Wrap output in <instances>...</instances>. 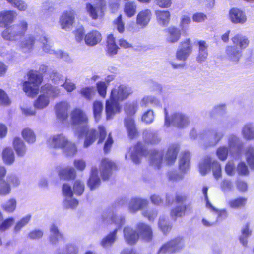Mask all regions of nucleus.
<instances>
[{"label": "nucleus", "instance_id": "dca6fc26", "mask_svg": "<svg viewBox=\"0 0 254 254\" xmlns=\"http://www.w3.org/2000/svg\"><path fill=\"white\" fill-rule=\"evenodd\" d=\"M225 52L227 60L233 64H237L242 56L241 51L232 46H227Z\"/></svg>", "mask_w": 254, "mask_h": 254}, {"label": "nucleus", "instance_id": "c756f323", "mask_svg": "<svg viewBox=\"0 0 254 254\" xmlns=\"http://www.w3.org/2000/svg\"><path fill=\"white\" fill-rule=\"evenodd\" d=\"M2 159L6 165H11L15 161V155L12 149L7 147L4 148L2 152Z\"/></svg>", "mask_w": 254, "mask_h": 254}, {"label": "nucleus", "instance_id": "4468645a", "mask_svg": "<svg viewBox=\"0 0 254 254\" xmlns=\"http://www.w3.org/2000/svg\"><path fill=\"white\" fill-rule=\"evenodd\" d=\"M119 101H114L110 97L106 102L105 111L107 119H111L116 114L121 111V106Z\"/></svg>", "mask_w": 254, "mask_h": 254}, {"label": "nucleus", "instance_id": "f03ea898", "mask_svg": "<svg viewBox=\"0 0 254 254\" xmlns=\"http://www.w3.org/2000/svg\"><path fill=\"white\" fill-rule=\"evenodd\" d=\"M136 229L138 233L129 227L124 229V237L126 242L129 244H135L140 237L145 241H150L152 238V231L151 227L143 223L137 224Z\"/></svg>", "mask_w": 254, "mask_h": 254}, {"label": "nucleus", "instance_id": "473e14b6", "mask_svg": "<svg viewBox=\"0 0 254 254\" xmlns=\"http://www.w3.org/2000/svg\"><path fill=\"white\" fill-rule=\"evenodd\" d=\"M178 151L179 148L177 146H172L168 149L164 158L167 164L171 165L175 162Z\"/></svg>", "mask_w": 254, "mask_h": 254}, {"label": "nucleus", "instance_id": "412c9836", "mask_svg": "<svg viewBox=\"0 0 254 254\" xmlns=\"http://www.w3.org/2000/svg\"><path fill=\"white\" fill-rule=\"evenodd\" d=\"M74 14L72 11H66L63 13L60 18V24L63 29H69L74 23Z\"/></svg>", "mask_w": 254, "mask_h": 254}, {"label": "nucleus", "instance_id": "f704fd0d", "mask_svg": "<svg viewBox=\"0 0 254 254\" xmlns=\"http://www.w3.org/2000/svg\"><path fill=\"white\" fill-rule=\"evenodd\" d=\"M125 125L127 130L129 137L130 138L135 137L137 134V131L133 119L131 117L126 118L125 121Z\"/></svg>", "mask_w": 254, "mask_h": 254}, {"label": "nucleus", "instance_id": "864d4df0", "mask_svg": "<svg viewBox=\"0 0 254 254\" xmlns=\"http://www.w3.org/2000/svg\"><path fill=\"white\" fill-rule=\"evenodd\" d=\"M19 37L22 36L28 29V23L25 20H21L16 25L13 26Z\"/></svg>", "mask_w": 254, "mask_h": 254}, {"label": "nucleus", "instance_id": "e433bc0d", "mask_svg": "<svg viewBox=\"0 0 254 254\" xmlns=\"http://www.w3.org/2000/svg\"><path fill=\"white\" fill-rule=\"evenodd\" d=\"M13 147L18 156H23L26 151L25 144L19 138H15L13 142Z\"/></svg>", "mask_w": 254, "mask_h": 254}, {"label": "nucleus", "instance_id": "bf43d9fd", "mask_svg": "<svg viewBox=\"0 0 254 254\" xmlns=\"http://www.w3.org/2000/svg\"><path fill=\"white\" fill-rule=\"evenodd\" d=\"M108 86V84L103 81H99L96 83L97 90L101 97H106Z\"/></svg>", "mask_w": 254, "mask_h": 254}, {"label": "nucleus", "instance_id": "20e7f679", "mask_svg": "<svg viewBox=\"0 0 254 254\" xmlns=\"http://www.w3.org/2000/svg\"><path fill=\"white\" fill-rule=\"evenodd\" d=\"M43 81L42 76L36 72L29 73V79L23 84V89L27 96L33 97L39 92V86Z\"/></svg>", "mask_w": 254, "mask_h": 254}, {"label": "nucleus", "instance_id": "c85d7f7f", "mask_svg": "<svg viewBox=\"0 0 254 254\" xmlns=\"http://www.w3.org/2000/svg\"><path fill=\"white\" fill-rule=\"evenodd\" d=\"M231 40L234 44L232 46L236 47L240 51L247 47L249 43L248 38L241 35H236Z\"/></svg>", "mask_w": 254, "mask_h": 254}, {"label": "nucleus", "instance_id": "9b49d317", "mask_svg": "<svg viewBox=\"0 0 254 254\" xmlns=\"http://www.w3.org/2000/svg\"><path fill=\"white\" fill-rule=\"evenodd\" d=\"M71 119L72 124L78 126V127L87 126L86 125L88 122V118L86 113L83 110L78 108L72 111Z\"/></svg>", "mask_w": 254, "mask_h": 254}, {"label": "nucleus", "instance_id": "2f4dec72", "mask_svg": "<svg viewBox=\"0 0 254 254\" xmlns=\"http://www.w3.org/2000/svg\"><path fill=\"white\" fill-rule=\"evenodd\" d=\"M199 49L197 61L200 63L205 61L208 56V45L204 41H200L198 43Z\"/></svg>", "mask_w": 254, "mask_h": 254}, {"label": "nucleus", "instance_id": "603ef678", "mask_svg": "<svg viewBox=\"0 0 254 254\" xmlns=\"http://www.w3.org/2000/svg\"><path fill=\"white\" fill-rule=\"evenodd\" d=\"M17 201L14 198H11L2 205L3 209L7 213H13L16 209Z\"/></svg>", "mask_w": 254, "mask_h": 254}, {"label": "nucleus", "instance_id": "de8ad7c7", "mask_svg": "<svg viewBox=\"0 0 254 254\" xmlns=\"http://www.w3.org/2000/svg\"><path fill=\"white\" fill-rule=\"evenodd\" d=\"M103 109V104L99 101H95L93 103V111L94 117L96 122H98L101 117Z\"/></svg>", "mask_w": 254, "mask_h": 254}, {"label": "nucleus", "instance_id": "423d86ee", "mask_svg": "<svg viewBox=\"0 0 254 254\" xmlns=\"http://www.w3.org/2000/svg\"><path fill=\"white\" fill-rule=\"evenodd\" d=\"M132 93V89L128 85L117 84L112 89L110 97L114 101L122 102L127 99Z\"/></svg>", "mask_w": 254, "mask_h": 254}, {"label": "nucleus", "instance_id": "8fccbe9b", "mask_svg": "<svg viewBox=\"0 0 254 254\" xmlns=\"http://www.w3.org/2000/svg\"><path fill=\"white\" fill-rule=\"evenodd\" d=\"M7 1L19 11H24L28 8L27 4L23 0H7Z\"/></svg>", "mask_w": 254, "mask_h": 254}, {"label": "nucleus", "instance_id": "a19ab883", "mask_svg": "<svg viewBox=\"0 0 254 254\" xmlns=\"http://www.w3.org/2000/svg\"><path fill=\"white\" fill-rule=\"evenodd\" d=\"M136 9L137 5L135 2H127L124 5V12L127 17L130 18L135 14Z\"/></svg>", "mask_w": 254, "mask_h": 254}, {"label": "nucleus", "instance_id": "393cba45", "mask_svg": "<svg viewBox=\"0 0 254 254\" xmlns=\"http://www.w3.org/2000/svg\"><path fill=\"white\" fill-rule=\"evenodd\" d=\"M35 41V39L34 36H27L20 41L19 44V48L23 52H30L33 48Z\"/></svg>", "mask_w": 254, "mask_h": 254}, {"label": "nucleus", "instance_id": "b1692460", "mask_svg": "<svg viewBox=\"0 0 254 254\" xmlns=\"http://www.w3.org/2000/svg\"><path fill=\"white\" fill-rule=\"evenodd\" d=\"M115 167V164L108 159H103L101 162V170L103 179L106 180L111 174V170Z\"/></svg>", "mask_w": 254, "mask_h": 254}, {"label": "nucleus", "instance_id": "052dcab7", "mask_svg": "<svg viewBox=\"0 0 254 254\" xmlns=\"http://www.w3.org/2000/svg\"><path fill=\"white\" fill-rule=\"evenodd\" d=\"M154 120V113L153 110H149L142 115V121L146 124L152 123Z\"/></svg>", "mask_w": 254, "mask_h": 254}, {"label": "nucleus", "instance_id": "c9c22d12", "mask_svg": "<svg viewBox=\"0 0 254 254\" xmlns=\"http://www.w3.org/2000/svg\"><path fill=\"white\" fill-rule=\"evenodd\" d=\"M207 190H208L207 187H204L203 189H202V192H203V193L204 194V195H205V199H206V207L208 209H209L211 211H213L215 212L216 213L217 216L218 218L221 217H222L223 218L226 217V216H227V213H226V211L225 210H217L216 208H215L211 205V204L209 202V201L208 200L207 195Z\"/></svg>", "mask_w": 254, "mask_h": 254}, {"label": "nucleus", "instance_id": "e2e57ef3", "mask_svg": "<svg viewBox=\"0 0 254 254\" xmlns=\"http://www.w3.org/2000/svg\"><path fill=\"white\" fill-rule=\"evenodd\" d=\"M251 234V232L250 231L248 225H246L242 229V235L240 237V241L244 246H247V238Z\"/></svg>", "mask_w": 254, "mask_h": 254}, {"label": "nucleus", "instance_id": "6e6d98bb", "mask_svg": "<svg viewBox=\"0 0 254 254\" xmlns=\"http://www.w3.org/2000/svg\"><path fill=\"white\" fill-rule=\"evenodd\" d=\"M11 192L10 186L4 180H0V195L5 196Z\"/></svg>", "mask_w": 254, "mask_h": 254}, {"label": "nucleus", "instance_id": "7ed1b4c3", "mask_svg": "<svg viewBox=\"0 0 254 254\" xmlns=\"http://www.w3.org/2000/svg\"><path fill=\"white\" fill-rule=\"evenodd\" d=\"M60 90L56 87L46 84L41 87V94L34 102L36 109L42 110L46 108L50 104V98L57 97Z\"/></svg>", "mask_w": 254, "mask_h": 254}, {"label": "nucleus", "instance_id": "37998d69", "mask_svg": "<svg viewBox=\"0 0 254 254\" xmlns=\"http://www.w3.org/2000/svg\"><path fill=\"white\" fill-rule=\"evenodd\" d=\"M160 104L159 100L155 96L147 95L144 96L141 100L140 106L142 107H146L149 105L158 106Z\"/></svg>", "mask_w": 254, "mask_h": 254}, {"label": "nucleus", "instance_id": "1a4fd4ad", "mask_svg": "<svg viewBox=\"0 0 254 254\" xmlns=\"http://www.w3.org/2000/svg\"><path fill=\"white\" fill-rule=\"evenodd\" d=\"M192 46L190 39H187L180 43L176 52V58L181 61H186L192 52Z\"/></svg>", "mask_w": 254, "mask_h": 254}, {"label": "nucleus", "instance_id": "a18cd8bd", "mask_svg": "<svg viewBox=\"0 0 254 254\" xmlns=\"http://www.w3.org/2000/svg\"><path fill=\"white\" fill-rule=\"evenodd\" d=\"M107 51L111 55H115L117 53L118 47L116 44L115 38L112 35H109L107 40Z\"/></svg>", "mask_w": 254, "mask_h": 254}, {"label": "nucleus", "instance_id": "4d7b16f0", "mask_svg": "<svg viewBox=\"0 0 254 254\" xmlns=\"http://www.w3.org/2000/svg\"><path fill=\"white\" fill-rule=\"evenodd\" d=\"M80 93L83 97L91 100L95 94L94 88L92 86L85 87L81 89Z\"/></svg>", "mask_w": 254, "mask_h": 254}, {"label": "nucleus", "instance_id": "c03bdc74", "mask_svg": "<svg viewBox=\"0 0 254 254\" xmlns=\"http://www.w3.org/2000/svg\"><path fill=\"white\" fill-rule=\"evenodd\" d=\"M62 238V235L60 233L57 227L54 224H52L50 227V242L55 244Z\"/></svg>", "mask_w": 254, "mask_h": 254}, {"label": "nucleus", "instance_id": "6e6552de", "mask_svg": "<svg viewBox=\"0 0 254 254\" xmlns=\"http://www.w3.org/2000/svg\"><path fill=\"white\" fill-rule=\"evenodd\" d=\"M106 5L104 0H99L95 4L89 3L86 4V11L93 20L101 18L104 15V8Z\"/></svg>", "mask_w": 254, "mask_h": 254}, {"label": "nucleus", "instance_id": "79ce46f5", "mask_svg": "<svg viewBox=\"0 0 254 254\" xmlns=\"http://www.w3.org/2000/svg\"><path fill=\"white\" fill-rule=\"evenodd\" d=\"M242 133L247 140L254 139V126L251 124H246L242 129Z\"/></svg>", "mask_w": 254, "mask_h": 254}, {"label": "nucleus", "instance_id": "49530a36", "mask_svg": "<svg viewBox=\"0 0 254 254\" xmlns=\"http://www.w3.org/2000/svg\"><path fill=\"white\" fill-rule=\"evenodd\" d=\"M117 229L109 233L107 236L104 238L101 242V245L104 247H107L112 245L116 239Z\"/></svg>", "mask_w": 254, "mask_h": 254}, {"label": "nucleus", "instance_id": "09e8293b", "mask_svg": "<svg viewBox=\"0 0 254 254\" xmlns=\"http://www.w3.org/2000/svg\"><path fill=\"white\" fill-rule=\"evenodd\" d=\"M24 139L29 143H33L36 141V136L34 132L30 128H26L22 131Z\"/></svg>", "mask_w": 254, "mask_h": 254}, {"label": "nucleus", "instance_id": "f257e3e1", "mask_svg": "<svg viewBox=\"0 0 254 254\" xmlns=\"http://www.w3.org/2000/svg\"><path fill=\"white\" fill-rule=\"evenodd\" d=\"M74 134L75 137L79 139L82 138L83 136L85 135V139L83 146L87 148L92 145L98 138V144H100L105 141L104 146V151L105 152H108L111 148L113 143V140L110 133L107 136L106 129L103 126H99L98 128V131L91 128L89 129L87 126L82 127L74 129Z\"/></svg>", "mask_w": 254, "mask_h": 254}, {"label": "nucleus", "instance_id": "58836bf2", "mask_svg": "<svg viewBox=\"0 0 254 254\" xmlns=\"http://www.w3.org/2000/svg\"><path fill=\"white\" fill-rule=\"evenodd\" d=\"M190 154L188 152H185L181 155L179 160V168L182 171H186L190 168Z\"/></svg>", "mask_w": 254, "mask_h": 254}, {"label": "nucleus", "instance_id": "5fc2aeb1", "mask_svg": "<svg viewBox=\"0 0 254 254\" xmlns=\"http://www.w3.org/2000/svg\"><path fill=\"white\" fill-rule=\"evenodd\" d=\"M64 151L67 156H73L77 151V147L75 143L69 142L68 140V143L64 147Z\"/></svg>", "mask_w": 254, "mask_h": 254}, {"label": "nucleus", "instance_id": "f3484780", "mask_svg": "<svg viewBox=\"0 0 254 254\" xmlns=\"http://www.w3.org/2000/svg\"><path fill=\"white\" fill-rule=\"evenodd\" d=\"M17 14L13 10L3 11L0 12V26L3 27L12 23Z\"/></svg>", "mask_w": 254, "mask_h": 254}, {"label": "nucleus", "instance_id": "774afa93", "mask_svg": "<svg viewBox=\"0 0 254 254\" xmlns=\"http://www.w3.org/2000/svg\"><path fill=\"white\" fill-rule=\"evenodd\" d=\"M159 227L164 233L167 232L171 229V227L169 225L166 218L163 217H161L159 219Z\"/></svg>", "mask_w": 254, "mask_h": 254}, {"label": "nucleus", "instance_id": "4be33fe9", "mask_svg": "<svg viewBox=\"0 0 254 254\" xmlns=\"http://www.w3.org/2000/svg\"><path fill=\"white\" fill-rule=\"evenodd\" d=\"M103 221L106 223H115L119 228H120L125 223V219L121 216H117L113 212L108 214L105 213L103 215Z\"/></svg>", "mask_w": 254, "mask_h": 254}, {"label": "nucleus", "instance_id": "5701e85b", "mask_svg": "<svg viewBox=\"0 0 254 254\" xmlns=\"http://www.w3.org/2000/svg\"><path fill=\"white\" fill-rule=\"evenodd\" d=\"M231 21L234 23H244L247 20L245 13L240 9L233 8L229 11Z\"/></svg>", "mask_w": 254, "mask_h": 254}, {"label": "nucleus", "instance_id": "4c0bfd02", "mask_svg": "<svg viewBox=\"0 0 254 254\" xmlns=\"http://www.w3.org/2000/svg\"><path fill=\"white\" fill-rule=\"evenodd\" d=\"M2 36L4 40L10 41H16L20 37L13 26L3 30Z\"/></svg>", "mask_w": 254, "mask_h": 254}, {"label": "nucleus", "instance_id": "2eb2a0df", "mask_svg": "<svg viewBox=\"0 0 254 254\" xmlns=\"http://www.w3.org/2000/svg\"><path fill=\"white\" fill-rule=\"evenodd\" d=\"M152 15V11L150 9H146L140 11L136 16V24L142 28L146 27L151 20Z\"/></svg>", "mask_w": 254, "mask_h": 254}, {"label": "nucleus", "instance_id": "338daca9", "mask_svg": "<svg viewBox=\"0 0 254 254\" xmlns=\"http://www.w3.org/2000/svg\"><path fill=\"white\" fill-rule=\"evenodd\" d=\"M154 3L161 8L167 9L172 6L173 2L172 0H155Z\"/></svg>", "mask_w": 254, "mask_h": 254}, {"label": "nucleus", "instance_id": "cd10ccee", "mask_svg": "<svg viewBox=\"0 0 254 254\" xmlns=\"http://www.w3.org/2000/svg\"><path fill=\"white\" fill-rule=\"evenodd\" d=\"M130 152L131 159L135 163H139L142 155L145 154V151L140 143L131 148Z\"/></svg>", "mask_w": 254, "mask_h": 254}, {"label": "nucleus", "instance_id": "3c124183", "mask_svg": "<svg viewBox=\"0 0 254 254\" xmlns=\"http://www.w3.org/2000/svg\"><path fill=\"white\" fill-rule=\"evenodd\" d=\"M246 159L252 169H254V149L252 147H248L246 149Z\"/></svg>", "mask_w": 254, "mask_h": 254}, {"label": "nucleus", "instance_id": "f8f14e48", "mask_svg": "<svg viewBox=\"0 0 254 254\" xmlns=\"http://www.w3.org/2000/svg\"><path fill=\"white\" fill-rule=\"evenodd\" d=\"M165 125L168 127L171 123L173 125L179 127H183L189 123L188 118L181 113H174L172 115L171 121H170L167 117V113L165 110Z\"/></svg>", "mask_w": 254, "mask_h": 254}, {"label": "nucleus", "instance_id": "0e129e2a", "mask_svg": "<svg viewBox=\"0 0 254 254\" xmlns=\"http://www.w3.org/2000/svg\"><path fill=\"white\" fill-rule=\"evenodd\" d=\"M114 25L119 32L121 33L124 32L125 30V23L123 21L122 15H120L114 21Z\"/></svg>", "mask_w": 254, "mask_h": 254}, {"label": "nucleus", "instance_id": "a878e982", "mask_svg": "<svg viewBox=\"0 0 254 254\" xmlns=\"http://www.w3.org/2000/svg\"><path fill=\"white\" fill-rule=\"evenodd\" d=\"M100 184V180L98 176V170L96 167H92L90 177L87 182V185L90 190H93L98 188Z\"/></svg>", "mask_w": 254, "mask_h": 254}, {"label": "nucleus", "instance_id": "6ab92c4d", "mask_svg": "<svg viewBox=\"0 0 254 254\" xmlns=\"http://www.w3.org/2000/svg\"><path fill=\"white\" fill-rule=\"evenodd\" d=\"M102 40V35L97 30H92L84 36V41L86 45L94 46L100 43Z\"/></svg>", "mask_w": 254, "mask_h": 254}, {"label": "nucleus", "instance_id": "aec40b11", "mask_svg": "<svg viewBox=\"0 0 254 254\" xmlns=\"http://www.w3.org/2000/svg\"><path fill=\"white\" fill-rule=\"evenodd\" d=\"M155 15L159 25L166 27L169 24L171 19V13L169 10H157L155 11Z\"/></svg>", "mask_w": 254, "mask_h": 254}, {"label": "nucleus", "instance_id": "a211bd4d", "mask_svg": "<svg viewBox=\"0 0 254 254\" xmlns=\"http://www.w3.org/2000/svg\"><path fill=\"white\" fill-rule=\"evenodd\" d=\"M70 105L67 102H61L55 106V112L57 117L60 120H66L68 117V110Z\"/></svg>", "mask_w": 254, "mask_h": 254}, {"label": "nucleus", "instance_id": "680f3d73", "mask_svg": "<svg viewBox=\"0 0 254 254\" xmlns=\"http://www.w3.org/2000/svg\"><path fill=\"white\" fill-rule=\"evenodd\" d=\"M246 202V199L245 198H238L232 200L229 202L230 207L234 209L239 208L244 206Z\"/></svg>", "mask_w": 254, "mask_h": 254}, {"label": "nucleus", "instance_id": "13d9d810", "mask_svg": "<svg viewBox=\"0 0 254 254\" xmlns=\"http://www.w3.org/2000/svg\"><path fill=\"white\" fill-rule=\"evenodd\" d=\"M31 219V215H28L21 219L17 222L14 227L15 232L19 231L24 226H25L29 222Z\"/></svg>", "mask_w": 254, "mask_h": 254}, {"label": "nucleus", "instance_id": "39448f33", "mask_svg": "<svg viewBox=\"0 0 254 254\" xmlns=\"http://www.w3.org/2000/svg\"><path fill=\"white\" fill-rule=\"evenodd\" d=\"M211 168L215 179H218L221 177V168L219 163L210 157H206L200 164V172L202 175H205L210 171Z\"/></svg>", "mask_w": 254, "mask_h": 254}, {"label": "nucleus", "instance_id": "bb28decb", "mask_svg": "<svg viewBox=\"0 0 254 254\" xmlns=\"http://www.w3.org/2000/svg\"><path fill=\"white\" fill-rule=\"evenodd\" d=\"M147 203L146 200L141 198H133L130 200L129 203L128 209L130 212L134 213L145 207Z\"/></svg>", "mask_w": 254, "mask_h": 254}, {"label": "nucleus", "instance_id": "9d476101", "mask_svg": "<svg viewBox=\"0 0 254 254\" xmlns=\"http://www.w3.org/2000/svg\"><path fill=\"white\" fill-rule=\"evenodd\" d=\"M38 40L42 44V48L45 52L51 54H54L58 58H61L66 61L70 60L69 56L66 53L64 52L61 50L55 51L51 49V46L50 43H48L47 38L45 36H41Z\"/></svg>", "mask_w": 254, "mask_h": 254}, {"label": "nucleus", "instance_id": "0eeeda50", "mask_svg": "<svg viewBox=\"0 0 254 254\" xmlns=\"http://www.w3.org/2000/svg\"><path fill=\"white\" fill-rule=\"evenodd\" d=\"M185 246L184 240L177 237L163 245L158 251V254H170L182 249Z\"/></svg>", "mask_w": 254, "mask_h": 254}, {"label": "nucleus", "instance_id": "69168bd1", "mask_svg": "<svg viewBox=\"0 0 254 254\" xmlns=\"http://www.w3.org/2000/svg\"><path fill=\"white\" fill-rule=\"evenodd\" d=\"M84 184L80 180H76L73 185V191L76 195H80L84 191Z\"/></svg>", "mask_w": 254, "mask_h": 254}, {"label": "nucleus", "instance_id": "ea45409f", "mask_svg": "<svg viewBox=\"0 0 254 254\" xmlns=\"http://www.w3.org/2000/svg\"><path fill=\"white\" fill-rule=\"evenodd\" d=\"M59 176L64 179H73L76 176V172L72 167H66L62 169L59 172Z\"/></svg>", "mask_w": 254, "mask_h": 254}, {"label": "nucleus", "instance_id": "7c9ffc66", "mask_svg": "<svg viewBox=\"0 0 254 254\" xmlns=\"http://www.w3.org/2000/svg\"><path fill=\"white\" fill-rule=\"evenodd\" d=\"M167 41L169 43L177 42L181 37V31L175 27H170L167 29Z\"/></svg>", "mask_w": 254, "mask_h": 254}, {"label": "nucleus", "instance_id": "72a5a7b5", "mask_svg": "<svg viewBox=\"0 0 254 254\" xmlns=\"http://www.w3.org/2000/svg\"><path fill=\"white\" fill-rule=\"evenodd\" d=\"M149 158L152 166L159 168L162 163V153L156 150L151 151L149 153Z\"/></svg>", "mask_w": 254, "mask_h": 254}, {"label": "nucleus", "instance_id": "ddd939ff", "mask_svg": "<svg viewBox=\"0 0 254 254\" xmlns=\"http://www.w3.org/2000/svg\"><path fill=\"white\" fill-rule=\"evenodd\" d=\"M68 143V139L63 134L54 135L50 137L47 141L48 146L51 148H62Z\"/></svg>", "mask_w": 254, "mask_h": 254}]
</instances>
